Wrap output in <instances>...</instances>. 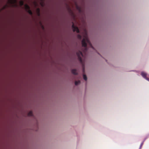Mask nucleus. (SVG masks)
<instances>
[{"label": "nucleus", "mask_w": 149, "mask_h": 149, "mask_svg": "<svg viewBox=\"0 0 149 149\" xmlns=\"http://www.w3.org/2000/svg\"><path fill=\"white\" fill-rule=\"evenodd\" d=\"M87 44L91 45L88 38L87 34L85 33L84 36V38L82 41V46L86 47L87 46Z\"/></svg>", "instance_id": "obj_1"}, {"label": "nucleus", "mask_w": 149, "mask_h": 149, "mask_svg": "<svg viewBox=\"0 0 149 149\" xmlns=\"http://www.w3.org/2000/svg\"><path fill=\"white\" fill-rule=\"evenodd\" d=\"M17 0H8V2L11 4H14V6H16Z\"/></svg>", "instance_id": "obj_2"}, {"label": "nucleus", "mask_w": 149, "mask_h": 149, "mask_svg": "<svg viewBox=\"0 0 149 149\" xmlns=\"http://www.w3.org/2000/svg\"><path fill=\"white\" fill-rule=\"evenodd\" d=\"M77 55L78 56L79 60L81 62H82V59L80 56H82V54L81 52L79 51L77 53Z\"/></svg>", "instance_id": "obj_3"}, {"label": "nucleus", "mask_w": 149, "mask_h": 149, "mask_svg": "<svg viewBox=\"0 0 149 149\" xmlns=\"http://www.w3.org/2000/svg\"><path fill=\"white\" fill-rule=\"evenodd\" d=\"M72 27L73 31H76L77 33L79 32V31L78 28L77 27L74 26L73 24L72 25Z\"/></svg>", "instance_id": "obj_4"}, {"label": "nucleus", "mask_w": 149, "mask_h": 149, "mask_svg": "<svg viewBox=\"0 0 149 149\" xmlns=\"http://www.w3.org/2000/svg\"><path fill=\"white\" fill-rule=\"evenodd\" d=\"M36 12L37 13V15L39 16L40 15V9L38 8L36 10Z\"/></svg>", "instance_id": "obj_5"}, {"label": "nucleus", "mask_w": 149, "mask_h": 149, "mask_svg": "<svg viewBox=\"0 0 149 149\" xmlns=\"http://www.w3.org/2000/svg\"><path fill=\"white\" fill-rule=\"evenodd\" d=\"M72 73L74 74H77V70H72Z\"/></svg>", "instance_id": "obj_6"}, {"label": "nucleus", "mask_w": 149, "mask_h": 149, "mask_svg": "<svg viewBox=\"0 0 149 149\" xmlns=\"http://www.w3.org/2000/svg\"><path fill=\"white\" fill-rule=\"evenodd\" d=\"M26 11L30 9V7L27 4H25L24 5Z\"/></svg>", "instance_id": "obj_7"}, {"label": "nucleus", "mask_w": 149, "mask_h": 149, "mask_svg": "<svg viewBox=\"0 0 149 149\" xmlns=\"http://www.w3.org/2000/svg\"><path fill=\"white\" fill-rule=\"evenodd\" d=\"M141 75L144 77H146L147 75L146 73L144 72H142L141 73Z\"/></svg>", "instance_id": "obj_8"}, {"label": "nucleus", "mask_w": 149, "mask_h": 149, "mask_svg": "<svg viewBox=\"0 0 149 149\" xmlns=\"http://www.w3.org/2000/svg\"><path fill=\"white\" fill-rule=\"evenodd\" d=\"M19 3L20 6H22L24 4V2L22 1H20L19 2Z\"/></svg>", "instance_id": "obj_9"}, {"label": "nucleus", "mask_w": 149, "mask_h": 149, "mask_svg": "<svg viewBox=\"0 0 149 149\" xmlns=\"http://www.w3.org/2000/svg\"><path fill=\"white\" fill-rule=\"evenodd\" d=\"M27 12L31 15L32 14L31 11L29 9L27 10Z\"/></svg>", "instance_id": "obj_10"}, {"label": "nucleus", "mask_w": 149, "mask_h": 149, "mask_svg": "<svg viewBox=\"0 0 149 149\" xmlns=\"http://www.w3.org/2000/svg\"><path fill=\"white\" fill-rule=\"evenodd\" d=\"M83 78L84 80L85 81H86L87 80V77L86 76V75L84 74L83 75Z\"/></svg>", "instance_id": "obj_11"}, {"label": "nucleus", "mask_w": 149, "mask_h": 149, "mask_svg": "<svg viewBox=\"0 0 149 149\" xmlns=\"http://www.w3.org/2000/svg\"><path fill=\"white\" fill-rule=\"evenodd\" d=\"M80 82V81H76L75 82V85H78V84H79Z\"/></svg>", "instance_id": "obj_12"}, {"label": "nucleus", "mask_w": 149, "mask_h": 149, "mask_svg": "<svg viewBox=\"0 0 149 149\" xmlns=\"http://www.w3.org/2000/svg\"><path fill=\"white\" fill-rule=\"evenodd\" d=\"M32 115V113L31 111L29 112L28 113V116H31Z\"/></svg>", "instance_id": "obj_13"}, {"label": "nucleus", "mask_w": 149, "mask_h": 149, "mask_svg": "<svg viewBox=\"0 0 149 149\" xmlns=\"http://www.w3.org/2000/svg\"><path fill=\"white\" fill-rule=\"evenodd\" d=\"M78 38L79 39H81V36L80 35H78L77 36Z\"/></svg>", "instance_id": "obj_14"}, {"label": "nucleus", "mask_w": 149, "mask_h": 149, "mask_svg": "<svg viewBox=\"0 0 149 149\" xmlns=\"http://www.w3.org/2000/svg\"><path fill=\"white\" fill-rule=\"evenodd\" d=\"M40 4L42 6H43L44 3L42 2H41L40 3Z\"/></svg>", "instance_id": "obj_15"}, {"label": "nucleus", "mask_w": 149, "mask_h": 149, "mask_svg": "<svg viewBox=\"0 0 149 149\" xmlns=\"http://www.w3.org/2000/svg\"><path fill=\"white\" fill-rule=\"evenodd\" d=\"M34 4L35 5H36V3L35 2H34Z\"/></svg>", "instance_id": "obj_16"}, {"label": "nucleus", "mask_w": 149, "mask_h": 149, "mask_svg": "<svg viewBox=\"0 0 149 149\" xmlns=\"http://www.w3.org/2000/svg\"><path fill=\"white\" fill-rule=\"evenodd\" d=\"M6 6H5L4 7V8H6Z\"/></svg>", "instance_id": "obj_17"}]
</instances>
